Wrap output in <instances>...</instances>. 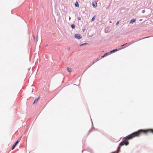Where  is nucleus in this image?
Here are the masks:
<instances>
[{
	"instance_id": "f257e3e1",
	"label": "nucleus",
	"mask_w": 153,
	"mask_h": 153,
	"mask_svg": "<svg viewBox=\"0 0 153 153\" xmlns=\"http://www.w3.org/2000/svg\"><path fill=\"white\" fill-rule=\"evenodd\" d=\"M142 133H143L145 134L146 133V130L145 129H140L138 130L137 131L134 132L126 137H124L123 139L125 140L119 143V146H121L124 145L126 146L128 145L129 144V142L128 141H126V140L131 139L135 137H138Z\"/></svg>"
},
{
	"instance_id": "f03ea898",
	"label": "nucleus",
	"mask_w": 153,
	"mask_h": 153,
	"mask_svg": "<svg viewBox=\"0 0 153 153\" xmlns=\"http://www.w3.org/2000/svg\"><path fill=\"white\" fill-rule=\"evenodd\" d=\"M74 37L78 39H79L82 38L81 36L78 34H75L74 35Z\"/></svg>"
},
{
	"instance_id": "7ed1b4c3",
	"label": "nucleus",
	"mask_w": 153,
	"mask_h": 153,
	"mask_svg": "<svg viewBox=\"0 0 153 153\" xmlns=\"http://www.w3.org/2000/svg\"><path fill=\"white\" fill-rule=\"evenodd\" d=\"M19 142V141L17 140V141L15 143L13 144L12 147V150H13L15 148L16 146L18 143Z\"/></svg>"
},
{
	"instance_id": "20e7f679",
	"label": "nucleus",
	"mask_w": 153,
	"mask_h": 153,
	"mask_svg": "<svg viewBox=\"0 0 153 153\" xmlns=\"http://www.w3.org/2000/svg\"><path fill=\"white\" fill-rule=\"evenodd\" d=\"M120 146H119L117 147V150L116 151L114 152H111V153H119V152L120 151Z\"/></svg>"
},
{
	"instance_id": "39448f33",
	"label": "nucleus",
	"mask_w": 153,
	"mask_h": 153,
	"mask_svg": "<svg viewBox=\"0 0 153 153\" xmlns=\"http://www.w3.org/2000/svg\"><path fill=\"white\" fill-rule=\"evenodd\" d=\"M92 5L94 8L96 7L97 5V2L96 1H93L92 3Z\"/></svg>"
},
{
	"instance_id": "423d86ee",
	"label": "nucleus",
	"mask_w": 153,
	"mask_h": 153,
	"mask_svg": "<svg viewBox=\"0 0 153 153\" xmlns=\"http://www.w3.org/2000/svg\"><path fill=\"white\" fill-rule=\"evenodd\" d=\"M118 51V50L117 49H113V50L110 51V52L109 53V54L110 53H114L115 52H116V51Z\"/></svg>"
},
{
	"instance_id": "0eeeda50",
	"label": "nucleus",
	"mask_w": 153,
	"mask_h": 153,
	"mask_svg": "<svg viewBox=\"0 0 153 153\" xmlns=\"http://www.w3.org/2000/svg\"><path fill=\"white\" fill-rule=\"evenodd\" d=\"M109 54V52H107L105 53L103 55L101 56V58H103L105 56L108 55Z\"/></svg>"
},
{
	"instance_id": "6e6552de",
	"label": "nucleus",
	"mask_w": 153,
	"mask_h": 153,
	"mask_svg": "<svg viewBox=\"0 0 153 153\" xmlns=\"http://www.w3.org/2000/svg\"><path fill=\"white\" fill-rule=\"evenodd\" d=\"M39 98L40 97H39L38 98L36 99L34 101L33 104L37 103L38 100H39Z\"/></svg>"
},
{
	"instance_id": "1a4fd4ad",
	"label": "nucleus",
	"mask_w": 153,
	"mask_h": 153,
	"mask_svg": "<svg viewBox=\"0 0 153 153\" xmlns=\"http://www.w3.org/2000/svg\"><path fill=\"white\" fill-rule=\"evenodd\" d=\"M99 60V59L98 58H97L96 59V60L93 61L92 62V64L90 66H89L88 68L90 67L93 64H94L97 61H98Z\"/></svg>"
},
{
	"instance_id": "9d476101",
	"label": "nucleus",
	"mask_w": 153,
	"mask_h": 153,
	"mask_svg": "<svg viewBox=\"0 0 153 153\" xmlns=\"http://www.w3.org/2000/svg\"><path fill=\"white\" fill-rule=\"evenodd\" d=\"M74 5H75V6L76 7H79V4H78V3L77 1H76Z\"/></svg>"
},
{
	"instance_id": "9b49d317",
	"label": "nucleus",
	"mask_w": 153,
	"mask_h": 153,
	"mask_svg": "<svg viewBox=\"0 0 153 153\" xmlns=\"http://www.w3.org/2000/svg\"><path fill=\"white\" fill-rule=\"evenodd\" d=\"M136 21V19H131L130 21L129 22L130 23H132L133 22H134Z\"/></svg>"
},
{
	"instance_id": "f8f14e48",
	"label": "nucleus",
	"mask_w": 153,
	"mask_h": 153,
	"mask_svg": "<svg viewBox=\"0 0 153 153\" xmlns=\"http://www.w3.org/2000/svg\"><path fill=\"white\" fill-rule=\"evenodd\" d=\"M146 130V132H147V131H150L152 133H153V129H149Z\"/></svg>"
},
{
	"instance_id": "ddd939ff",
	"label": "nucleus",
	"mask_w": 153,
	"mask_h": 153,
	"mask_svg": "<svg viewBox=\"0 0 153 153\" xmlns=\"http://www.w3.org/2000/svg\"><path fill=\"white\" fill-rule=\"evenodd\" d=\"M67 70L69 72H70L71 71V69L69 67H67Z\"/></svg>"
},
{
	"instance_id": "4468645a",
	"label": "nucleus",
	"mask_w": 153,
	"mask_h": 153,
	"mask_svg": "<svg viewBox=\"0 0 153 153\" xmlns=\"http://www.w3.org/2000/svg\"><path fill=\"white\" fill-rule=\"evenodd\" d=\"M96 17V15L94 16L91 19V22L93 21L95 19V18Z\"/></svg>"
},
{
	"instance_id": "2eb2a0df",
	"label": "nucleus",
	"mask_w": 153,
	"mask_h": 153,
	"mask_svg": "<svg viewBox=\"0 0 153 153\" xmlns=\"http://www.w3.org/2000/svg\"><path fill=\"white\" fill-rule=\"evenodd\" d=\"M71 27L72 29H74L75 28V25L74 24H72L71 25Z\"/></svg>"
},
{
	"instance_id": "dca6fc26",
	"label": "nucleus",
	"mask_w": 153,
	"mask_h": 153,
	"mask_svg": "<svg viewBox=\"0 0 153 153\" xmlns=\"http://www.w3.org/2000/svg\"><path fill=\"white\" fill-rule=\"evenodd\" d=\"M92 126H93V127L89 131V134L90 133H91L92 131V129L93 128H94L93 127V124H92Z\"/></svg>"
},
{
	"instance_id": "f3484780",
	"label": "nucleus",
	"mask_w": 153,
	"mask_h": 153,
	"mask_svg": "<svg viewBox=\"0 0 153 153\" xmlns=\"http://www.w3.org/2000/svg\"><path fill=\"white\" fill-rule=\"evenodd\" d=\"M88 44V43H83V44H81L80 45V46H82L83 45H86V44Z\"/></svg>"
},
{
	"instance_id": "a211bd4d",
	"label": "nucleus",
	"mask_w": 153,
	"mask_h": 153,
	"mask_svg": "<svg viewBox=\"0 0 153 153\" xmlns=\"http://www.w3.org/2000/svg\"><path fill=\"white\" fill-rule=\"evenodd\" d=\"M127 45V43H125V44H123V45H121V47H123V46H124L125 45Z\"/></svg>"
},
{
	"instance_id": "6ab92c4d",
	"label": "nucleus",
	"mask_w": 153,
	"mask_h": 153,
	"mask_svg": "<svg viewBox=\"0 0 153 153\" xmlns=\"http://www.w3.org/2000/svg\"><path fill=\"white\" fill-rule=\"evenodd\" d=\"M119 21L117 22L116 24V25H118L119 24Z\"/></svg>"
},
{
	"instance_id": "aec40b11",
	"label": "nucleus",
	"mask_w": 153,
	"mask_h": 153,
	"mask_svg": "<svg viewBox=\"0 0 153 153\" xmlns=\"http://www.w3.org/2000/svg\"><path fill=\"white\" fill-rule=\"evenodd\" d=\"M78 20H81V17H79L78 18Z\"/></svg>"
},
{
	"instance_id": "412c9836",
	"label": "nucleus",
	"mask_w": 153,
	"mask_h": 153,
	"mask_svg": "<svg viewBox=\"0 0 153 153\" xmlns=\"http://www.w3.org/2000/svg\"><path fill=\"white\" fill-rule=\"evenodd\" d=\"M85 30V28H82V31L83 32H84Z\"/></svg>"
},
{
	"instance_id": "4be33fe9",
	"label": "nucleus",
	"mask_w": 153,
	"mask_h": 153,
	"mask_svg": "<svg viewBox=\"0 0 153 153\" xmlns=\"http://www.w3.org/2000/svg\"><path fill=\"white\" fill-rule=\"evenodd\" d=\"M149 37H150V36H148V37H144V38H143L142 39H145V38H149Z\"/></svg>"
},
{
	"instance_id": "5701e85b",
	"label": "nucleus",
	"mask_w": 153,
	"mask_h": 153,
	"mask_svg": "<svg viewBox=\"0 0 153 153\" xmlns=\"http://www.w3.org/2000/svg\"><path fill=\"white\" fill-rule=\"evenodd\" d=\"M70 50V48H68V49H67V51H69Z\"/></svg>"
},
{
	"instance_id": "b1692460",
	"label": "nucleus",
	"mask_w": 153,
	"mask_h": 153,
	"mask_svg": "<svg viewBox=\"0 0 153 153\" xmlns=\"http://www.w3.org/2000/svg\"><path fill=\"white\" fill-rule=\"evenodd\" d=\"M21 140V137H20L18 140V141H20V140Z\"/></svg>"
},
{
	"instance_id": "393cba45",
	"label": "nucleus",
	"mask_w": 153,
	"mask_h": 153,
	"mask_svg": "<svg viewBox=\"0 0 153 153\" xmlns=\"http://www.w3.org/2000/svg\"><path fill=\"white\" fill-rule=\"evenodd\" d=\"M130 44H130V43H128V45H127L126 46V47L128 46V45H130Z\"/></svg>"
},
{
	"instance_id": "a878e982",
	"label": "nucleus",
	"mask_w": 153,
	"mask_h": 153,
	"mask_svg": "<svg viewBox=\"0 0 153 153\" xmlns=\"http://www.w3.org/2000/svg\"><path fill=\"white\" fill-rule=\"evenodd\" d=\"M144 12H145V11H144V10H143L142 11V12H143V13Z\"/></svg>"
},
{
	"instance_id": "bb28decb",
	"label": "nucleus",
	"mask_w": 153,
	"mask_h": 153,
	"mask_svg": "<svg viewBox=\"0 0 153 153\" xmlns=\"http://www.w3.org/2000/svg\"><path fill=\"white\" fill-rule=\"evenodd\" d=\"M69 20H70V19H71V18H70V17H69Z\"/></svg>"
},
{
	"instance_id": "cd10ccee",
	"label": "nucleus",
	"mask_w": 153,
	"mask_h": 153,
	"mask_svg": "<svg viewBox=\"0 0 153 153\" xmlns=\"http://www.w3.org/2000/svg\"><path fill=\"white\" fill-rule=\"evenodd\" d=\"M84 151V150H82V152H83Z\"/></svg>"
},
{
	"instance_id": "c85d7f7f",
	"label": "nucleus",
	"mask_w": 153,
	"mask_h": 153,
	"mask_svg": "<svg viewBox=\"0 0 153 153\" xmlns=\"http://www.w3.org/2000/svg\"><path fill=\"white\" fill-rule=\"evenodd\" d=\"M123 48H124L123 47V48H122L121 49H123Z\"/></svg>"
},
{
	"instance_id": "c756f323",
	"label": "nucleus",
	"mask_w": 153,
	"mask_h": 153,
	"mask_svg": "<svg viewBox=\"0 0 153 153\" xmlns=\"http://www.w3.org/2000/svg\"><path fill=\"white\" fill-rule=\"evenodd\" d=\"M33 38H34H34H35V36H33Z\"/></svg>"
},
{
	"instance_id": "7c9ffc66",
	"label": "nucleus",
	"mask_w": 153,
	"mask_h": 153,
	"mask_svg": "<svg viewBox=\"0 0 153 153\" xmlns=\"http://www.w3.org/2000/svg\"><path fill=\"white\" fill-rule=\"evenodd\" d=\"M38 37V35H37V37Z\"/></svg>"
}]
</instances>
